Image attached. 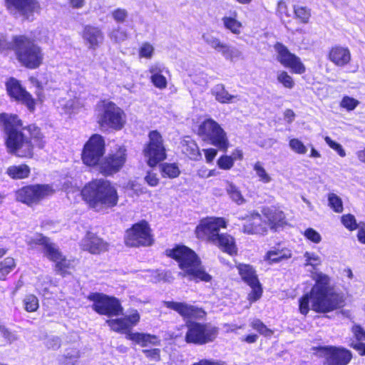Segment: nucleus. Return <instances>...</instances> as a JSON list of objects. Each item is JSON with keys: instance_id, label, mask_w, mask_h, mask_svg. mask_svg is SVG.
<instances>
[{"instance_id": "nucleus-45", "label": "nucleus", "mask_w": 365, "mask_h": 365, "mask_svg": "<svg viewBox=\"0 0 365 365\" xmlns=\"http://www.w3.org/2000/svg\"><path fill=\"white\" fill-rule=\"evenodd\" d=\"M341 222L350 231L355 230L359 227V224H357L355 217L351 214L343 215L341 217Z\"/></svg>"}, {"instance_id": "nucleus-3", "label": "nucleus", "mask_w": 365, "mask_h": 365, "mask_svg": "<svg viewBox=\"0 0 365 365\" xmlns=\"http://www.w3.org/2000/svg\"><path fill=\"white\" fill-rule=\"evenodd\" d=\"M163 304L167 308L177 312L184 319H202L206 314L202 309L185 302L165 301ZM186 326L187 331L185 339L188 343L203 344L213 341L217 334V328L205 324L187 320Z\"/></svg>"}, {"instance_id": "nucleus-59", "label": "nucleus", "mask_w": 365, "mask_h": 365, "mask_svg": "<svg viewBox=\"0 0 365 365\" xmlns=\"http://www.w3.org/2000/svg\"><path fill=\"white\" fill-rule=\"evenodd\" d=\"M110 38L116 42H121L127 38V33L120 27L114 29L110 34Z\"/></svg>"}, {"instance_id": "nucleus-63", "label": "nucleus", "mask_w": 365, "mask_h": 365, "mask_svg": "<svg viewBox=\"0 0 365 365\" xmlns=\"http://www.w3.org/2000/svg\"><path fill=\"white\" fill-rule=\"evenodd\" d=\"M206 158L207 163H212L215 156L217 155V151L214 148H209L203 150Z\"/></svg>"}, {"instance_id": "nucleus-17", "label": "nucleus", "mask_w": 365, "mask_h": 365, "mask_svg": "<svg viewBox=\"0 0 365 365\" xmlns=\"http://www.w3.org/2000/svg\"><path fill=\"white\" fill-rule=\"evenodd\" d=\"M237 268L242 279L252 289L248 294V299L251 302L258 300L262 296V289L255 269L247 264H239Z\"/></svg>"}, {"instance_id": "nucleus-44", "label": "nucleus", "mask_w": 365, "mask_h": 365, "mask_svg": "<svg viewBox=\"0 0 365 365\" xmlns=\"http://www.w3.org/2000/svg\"><path fill=\"white\" fill-rule=\"evenodd\" d=\"M251 327L264 336H271L273 331L267 328V327L259 319H255L251 322Z\"/></svg>"}, {"instance_id": "nucleus-60", "label": "nucleus", "mask_w": 365, "mask_h": 365, "mask_svg": "<svg viewBox=\"0 0 365 365\" xmlns=\"http://www.w3.org/2000/svg\"><path fill=\"white\" fill-rule=\"evenodd\" d=\"M143 353L152 361H158L160 359V350L159 349H143Z\"/></svg>"}, {"instance_id": "nucleus-42", "label": "nucleus", "mask_w": 365, "mask_h": 365, "mask_svg": "<svg viewBox=\"0 0 365 365\" xmlns=\"http://www.w3.org/2000/svg\"><path fill=\"white\" fill-rule=\"evenodd\" d=\"M328 205L336 213H341L344 210L342 200L335 193L328 194Z\"/></svg>"}, {"instance_id": "nucleus-7", "label": "nucleus", "mask_w": 365, "mask_h": 365, "mask_svg": "<svg viewBox=\"0 0 365 365\" xmlns=\"http://www.w3.org/2000/svg\"><path fill=\"white\" fill-rule=\"evenodd\" d=\"M26 242L31 248L37 245H41L44 255L56 263V272L63 277L66 276L68 269L71 268V262L63 256L56 245L51 242L48 238L41 234H35L34 236L28 237Z\"/></svg>"}, {"instance_id": "nucleus-33", "label": "nucleus", "mask_w": 365, "mask_h": 365, "mask_svg": "<svg viewBox=\"0 0 365 365\" xmlns=\"http://www.w3.org/2000/svg\"><path fill=\"white\" fill-rule=\"evenodd\" d=\"M212 96H215V100L221 103H232L236 99L239 100L237 96L231 95L225 89L223 84L215 85L211 91Z\"/></svg>"}, {"instance_id": "nucleus-9", "label": "nucleus", "mask_w": 365, "mask_h": 365, "mask_svg": "<svg viewBox=\"0 0 365 365\" xmlns=\"http://www.w3.org/2000/svg\"><path fill=\"white\" fill-rule=\"evenodd\" d=\"M16 51L18 59L29 68L38 67L43 60L41 48L25 36L15 38Z\"/></svg>"}, {"instance_id": "nucleus-35", "label": "nucleus", "mask_w": 365, "mask_h": 365, "mask_svg": "<svg viewBox=\"0 0 365 365\" xmlns=\"http://www.w3.org/2000/svg\"><path fill=\"white\" fill-rule=\"evenodd\" d=\"M237 12L234 11L230 16H224L222 21L225 28L230 31L234 34H240L242 27V23L237 20Z\"/></svg>"}, {"instance_id": "nucleus-22", "label": "nucleus", "mask_w": 365, "mask_h": 365, "mask_svg": "<svg viewBox=\"0 0 365 365\" xmlns=\"http://www.w3.org/2000/svg\"><path fill=\"white\" fill-rule=\"evenodd\" d=\"M126 160V150L120 148L114 154L107 156L100 165L101 173L108 175L118 172Z\"/></svg>"}, {"instance_id": "nucleus-48", "label": "nucleus", "mask_w": 365, "mask_h": 365, "mask_svg": "<svg viewBox=\"0 0 365 365\" xmlns=\"http://www.w3.org/2000/svg\"><path fill=\"white\" fill-rule=\"evenodd\" d=\"M277 81L285 88L292 89L294 86V81L286 71H279L277 74Z\"/></svg>"}, {"instance_id": "nucleus-29", "label": "nucleus", "mask_w": 365, "mask_h": 365, "mask_svg": "<svg viewBox=\"0 0 365 365\" xmlns=\"http://www.w3.org/2000/svg\"><path fill=\"white\" fill-rule=\"evenodd\" d=\"M149 72L150 73V79L153 85L160 88L163 89L167 86V80L164 73H168V71L162 63H155L150 66Z\"/></svg>"}, {"instance_id": "nucleus-18", "label": "nucleus", "mask_w": 365, "mask_h": 365, "mask_svg": "<svg viewBox=\"0 0 365 365\" xmlns=\"http://www.w3.org/2000/svg\"><path fill=\"white\" fill-rule=\"evenodd\" d=\"M274 48L277 53V59L282 66L291 68L292 72L297 74H302L305 72V66L300 58L292 53L284 44L277 42L274 46Z\"/></svg>"}, {"instance_id": "nucleus-8", "label": "nucleus", "mask_w": 365, "mask_h": 365, "mask_svg": "<svg viewBox=\"0 0 365 365\" xmlns=\"http://www.w3.org/2000/svg\"><path fill=\"white\" fill-rule=\"evenodd\" d=\"M98 122L103 128L120 130L125 123L123 110L111 101H102L97 106Z\"/></svg>"}, {"instance_id": "nucleus-38", "label": "nucleus", "mask_w": 365, "mask_h": 365, "mask_svg": "<svg viewBox=\"0 0 365 365\" xmlns=\"http://www.w3.org/2000/svg\"><path fill=\"white\" fill-rule=\"evenodd\" d=\"M160 171L163 178H175L179 176L180 170L176 163H163Z\"/></svg>"}, {"instance_id": "nucleus-56", "label": "nucleus", "mask_w": 365, "mask_h": 365, "mask_svg": "<svg viewBox=\"0 0 365 365\" xmlns=\"http://www.w3.org/2000/svg\"><path fill=\"white\" fill-rule=\"evenodd\" d=\"M324 140L331 148L334 150L339 154V155H340L341 157L346 156V152L343 147L339 143L332 140L331 138L328 136H326L324 138Z\"/></svg>"}, {"instance_id": "nucleus-25", "label": "nucleus", "mask_w": 365, "mask_h": 365, "mask_svg": "<svg viewBox=\"0 0 365 365\" xmlns=\"http://www.w3.org/2000/svg\"><path fill=\"white\" fill-rule=\"evenodd\" d=\"M7 7L10 10H16L27 19L38 12L39 5L35 0H6Z\"/></svg>"}, {"instance_id": "nucleus-53", "label": "nucleus", "mask_w": 365, "mask_h": 365, "mask_svg": "<svg viewBox=\"0 0 365 365\" xmlns=\"http://www.w3.org/2000/svg\"><path fill=\"white\" fill-rule=\"evenodd\" d=\"M296 16L303 23H307L310 17L309 11L304 6H294V9Z\"/></svg>"}, {"instance_id": "nucleus-31", "label": "nucleus", "mask_w": 365, "mask_h": 365, "mask_svg": "<svg viewBox=\"0 0 365 365\" xmlns=\"http://www.w3.org/2000/svg\"><path fill=\"white\" fill-rule=\"evenodd\" d=\"M181 150L191 160H199L202 158L197 143L190 137H186L181 141Z\"/></svg>"}, {"instance_id": "nucleus-43", "label": "nucleus", "mask_w": 365, "mask_h": 365, "mask_svg": "<svg viewBox=\"0 0 365 365\" xmlns=\"http://www.w3.org/2000/svg\"><path fill=\"white\" fill-rule=\"evenodd\" d=\"M0 334L9 344L17 341L20 339V336L16 331H12L1 324H0Z\"/></svg>"}, {"instance_id": "nucleus-30", "label": "nucleus", "mask_w": 365, "mask_h": 365, "mask_svg": "<svg viewBox=\"0 0 365 365\" xmlns=\"http://www.w3.org/2000/svg\"><path fill=\"white\" fill-rule=\"evenodd\" d=\"M212 242L214 245L218 246L223 252L232 255L237 252V247L234 238L227 234H219L217 237H214Z\"/></svg>"}, {"instance_id": "nucleus-4", "label": "nucleus", "mask_w": 365, "mask_h": 365, "mask_svg": "<svg viewBox=\"0 0 365 365\" xmlns=\"http://www.w3.org/2000/svg\"><path fill=\"white\" fill-rule=\"evenodd\" d=\"M83 199L90 207L102 212L115 206L118 195L115 187L106 180H96L86 185L81 190Z\"/></svg>"}, {"instance_id": "nucleus-64", "label": "nucleus", "mask_w": 365, "mask_h": 365, "mask_svg": "<svg viewBox=\"0 0 365 365\" xmlns=\"http://www.w3.org/2000/svg\"><path fill=\"white\" fill-rule=\"evenodd\" d=\"M359 231L357 234L358 240L363 244H365V224L359 223V227H358Z\"/></svg>"}, {"instance_id": "nucleus-6", "label": "nucleus", "mask_w": 365, "mask_h": 365, "mask_svg": "<svg viewBox=\"0 0 365 365\" xmlns=\"http://www.w3.org/2000/svg\"><path fill=\"white\" fill-rule=\"evenodd\" d=\"M140 317L137 310H133L129 314L123 317L109 319L106 323L110 329L118 333L125 334V338L130 340L142 347L149 345H158L160 340L155 335L132 332L131 329L135 326L140 321Z\"/></svg>"}, {"instance_id": "nucleus-11", "label": "nucleus", "mask_w": 365, "mask_h": 365, "mask_svg": "<svg viewBox=\"0 0 365 365\" xmlns=\"http://www.w3.org/2000/svg\"><path fill=\"white\" fill-rule=\"evenodd\" d=\"M149 142L145 145L143 153L150 167H155L166 158V150L162 135L157 130L149 133Z\"/></svg>"}, {"instance_id": "nucleus-19", "label": "nucleus", "mask_w": 365, "mask_h": 365, "mask_svg": "<svg viewBox=\"0 0 365 365\" xmlns=\"http://www.w3.org/2000/svg\"><path fill=\"white\" fill-rule=\"evenodd\" d=\"M202 38L208 46L221 53L226 60L235 61L242 56V52L237 48L222 42L220 38L212 34L205 33Z\"/></svg>"}, {"instance_id": "nucleus-62", "label": "nucleus", "mask_w": 365, "mask_h": 365, "mask_svg": "<svg viewBox=\"0 0 365 365\" xmlns=\"http://www.w3.org/2000/svg\"><path fill=\"white\" fill-rule=\"evenodd\" d=\"M145 180L150 186H156L158 184L159 180L156 175L152 173H148L145 177Z\"/></svg>"}, {"instance_id": "nucleus-61", "label": "nucleus", "mask_w": 365, "mask_h": 365, "mask_svg": "<svg viewBox=\"0 0 365 365\" xmlns=\"http://www.w3.org/2000/svg\"><path fill=\"white\" fill-rule=\"evenodd\" d=\"M277 12L280 15L281 18H283L284 16L287 17H289L290 16V14L288 12L287 4L283 1H280L278 3Z\"/></svg>"}, {"instance_id": "nucleus-57", "label": "nucleus", "mask_w": 365, "mask_h": 365, "mask_svg": "<svg viewBox=\"0 0 365 365\" xmlns=\"http://www.w3.org/2000/svg\"><path fill=\"white\" fill-rule=\"evenodd\" d=\"M304 235L311 242L318 244L322 240L320 234L313 228H308L304 231Z\"/></svg>"}, {"instance_id": "nucleus-16", "label": "nucleus", "mask_w": 365, "mask_h": 365, "mask_svg": "<svg viewBox=\"0 0 365 365\" xmlns=\"http://www.w3.org/2000/svg\"><path fill=\"white\" fill-rule=\"evenodd\" d=\"M125 242L130 247L150 245L153 239L148 223L143 220L133 225L126 231Z\"/></svg>"}, {"instance_id": "nucleus-34", "label": "nucleus", "mask_w": 365, "mask_h": 365, "mask_svg": "<svg viewBox=\"0 0 365 365\" xmlns=\"http://www.w3.org/2000/svg\"><path fill=\"white\" fill-rule=\"evenodd\" d=\"M6 173L14 180L24 179L29 177L30 168L25 164L11 165L7 168Z\"/></svg>"}, {"instance_id": "nucleus-58", "label": "nucleus", "mask_w": 365, "mask_h": 365, "mask_svg": "<svg viewBox=\"0 0 365 365\" xmlns=\"http://www.w3.org/2000/svg\"><path fill=\"white\" fill-rule=\"evenodd\" d=\"M44 343L48 349L56 350L61 346V341L60 338L56 336H49L46 339Z\"/></svg>"}, {"instance_id": "nucleus-24", "label": "nucleus", "mask_w": 365, "mask_h": 365, "mask_svg": "<svg viewBox=\"0 0 365 365\" xmlns=\"http://www.w3.org/2000/svg\"><path fill=\"white\" fill-rule=\"evenodd\" d=\"M81 36L87 48L93 51L96 50L104 40V35L101 29L92 25L83 26Z\"/></svg>"}, {"instance_id": "nucleus-26", "label": "nucleus", "mask_w": 365, "mask_h": 365, "mask_svg": "<svg viewBox=\"0 0 365 365\" xmlns=\"http://www.w3.org/2000/svg\"><path fill=\"white\" fill-rule=\"evenodd\" d=\"M81 246L84 250L92 254H98L107 250L108 244L95 234L88 232L81 240Z\"/></svg>"}, {"instance_id": "nucleus-1", "label": "nucleus", "mask_w": 365, "mask_h": 365, "mask_svg": "<svg viewBox=\"0 0 365 365\" xmlns=\"http://www.w3.org/2000/svg\"><path fill=\"white\" fill-rule=\"evenodd\" d=\"M315 281L309 293L304 294L299 299V312L307 315L309 311V302L312 309L317 313H327L344 306V298L342 294L336 292L331 284L330 278L322 272L316 273L313 277Z\"/></svg>"}, {"instance_id": "nucleus-54", "label": "nucleus", "mask_w": 365, "mask_h": 365, "mask_svg": "<svg viewBox=\"0 0 365 365\" xmlns=\"http://www.w3.org/2000/svg\"><path fill=\"white\" fill-rule=\"evenodd\" d=\"M154 48L153 45L148 42L143 43L139 49V56L140 58H150L153 56Z\"/></svg>"}, {"instance_id": "nucleus-36", "label": "nucleus", "mask_w": 365, "mask_h": 365, "mask_svg": "<svg viewBox=\"0 0 365 365\" xmlns=\"http://www.w3.org/2000/svg\"><path fill=\"white\" fill-rule=\"evenodd\" d=\"M291 256V251L288 249H275L269 251L266 255L265 259L269 260L270 263H276L283 259L290 258Z\"/></svg>"}, {"instance_id": "nucleus-37", "label": "nucleus", "mask_w": 365, "mask_h": 365, "mask_svg": "<svg viewBox=\"0 0 365 365\" xmlns=\"http://www.w3.org/2000/svg\"><path fill=\"white\" fill-rule=\"evenodd\" d=\"M226 191L230 199L237 205H242L245 202L240 189L233 183L227 182Z\"/></svg>"}, {"instance_id": "nucleus-23", "label": "nucleus", "mask_w": 365, "mask_h": 365, "mask_svg": "<svg viewBox=\"0 0 365 365\" xmlns=\"http://www.w3.org/2000/svg\"><path fill=\"white\" fill-rule=\"evenodd\" d=\"M245 220L243 232L248 235H263L267 230L266 220H262L261 215L257 212H252L245 217H241Z\"/></svg>"}, {"instance_id": "nucleus-2", "label": "nucleus", "mask_w": 365, "mask_h": 365, "mask_svg": "<svg viewBox=\"0 0 365 365\" xmlns=\"http://www.w3.org/2000/svg\"><path fill=\"white\" fill-rule=\"evenodd\" d=\"M0 123L2 124L6 134V144L9 151L19 157H31L34 146L43 148L45 145L44 137L40 129L35 125H29V140L22 133V123L16 115L2 113L0 115Z\"/></svg>"}, {"instance_id": "nucleus-15", "label": "nucleus", "mask_w": 365, "mask_h": 365, "mask_svg": "<svg viewBox=\"0 0 365 365\" xmlns=\"http://www.w3.org/2000/svg\"><path fill=\"white\" fill-rule=\"evenodd\" d=\"M54 190L49 185H36L24 187L16 192L18 201L27 205L37 203L43 198L53 195Z\"/></svg>"}, {"instance_id": "nucleus-41", "label": "nucleus", "mask_w": 365, "mask_h": 365, "mask_svg": "<svg viewBox=\"0 0 365 365\" xmlns=\"http://www.w3.org/2000/svg\"><path fill=\"white\" fill-rule=\"evenodd\" d=\"M253 169L255 172L256 176L261 182L267 184L272 180L271 175L266 171L260 162H257L254 165Z\"/></svg>"}, {"instance_id": "nucleus-55", "label": "nucleus", "mask_w": 365, "mask_h": 365, "mask_svg": "<svg viewBox=\"0 0 365 365\" xmlns=\"http://www.w3.org/2000/svg\"><path fill=\"white\" fill-rule=\"evenodd\" d=\"M111 15L117 23H123L128 16V13L125 9L118 8L112 11Z\"/></svg>"}, {"instance_id": "nucleus-10", "label": "nucleus", "mask_w": 365, "mask_h": 365, "mask_svg": "<svg viewBox=\"0 0 365 365\" xmlns=\"http://www.w3.org/2000/svg\"><path fill=\"white\" fill-rule=\"evenodd\" d=\"M198 135L220 150H226L229 145L227 133L218 123L212 118L205 120L199 126Z\"/></svg>"}, {"instance_id": "nucleus-28", "label": "nucleus", "mask_w": 365, "mask_h": 365, "mask_svg": "<svg viewBox=\"0 0 365 365\" xmlns=\"http://www.w3.org/2000/svg\"><path fill=\"white\" fill-rule=\"evenodd\" d=\"M262 213L266 218L267 227L277 229L284 224L285 215L284 212L274 207H264Z\"/></svg>"}, {"instance_id": "nucleus-47", "label": "nucleus", "mask_w": 365, "mask_h": 365, "mask_svg": "<svg viewBox=\"0 0 365 365\" xmlns=\"http://www.w3.org/2000/svg\"><path fill=\"white\" fill-rule=\"evenodd\" d=\"M291 150L299 155H304L307 152V148L297 138H292L289 142Z\"/></svg>"}, {"instance_id": "nucleus-32", "label": "nucleus", "mask_w": 365, "mask_h": 365, "mask_svg": "<svg viewBox=\"0 0 365 365\" xmlns=\"http://www.w3.org/2000/svg\"><path fill=\"white\" fill-rule=\"evenodd\" d=\"M351 332L358 341L352 342L351 346L360 355H365V343L360 342L365 341V329L361 326L354 324L351 327Z\"/></svg>"}, {"instance_id": "nucleus-40", "label": "nucleus", "mask_w": 365, "mask_h": 365, "mask_svg": "<svg viewBox=\"0 0 365 365\" xmlns=\"http://www.w3.org/2000/svg\"><path fill=\"white\" fill-rule=\"evenodd\" d=\"M16 263L12 257H6L0 262V280H5L6 276L14 269Z\"/></svg>"}, {"instance_id": "nucleus-21", "label": "nucleus", "mask_w": 365, "mask_h": 365, "mask_svg": "<svg viewBox=\"0 0 365 365\" xmlns=\"http://www.w3.org/2000/svg\"><path fill=\"white\" fill-rule=\"evenodd\" d=\"M6 91L9 95L18 101L25 104L30 111H34L35 103L31 96L21 86L19 81L10 78L6 83Z\"/></svg>"}, {"instance_id": "nucleus-27", "label": "nucleus", "mask_w": 365, "mask_h": 365, "mask_svg": "<svg viewBox=\"0 0 365 365\" xmlns=\"http://www.w3.org/2000/svg\"><path fill=\"white\" fill-rule=\"evenodd\" d=\"M351 52L347 47L335 46L329 52V59L334 65L343 67L351 61Z\"/></svg>"}, {"instance_id": "nucleus-5", "label": "nucleus", "mask_w": 365, "mask_h": 365, "mask_svg": "<svg viewBox=\"0 0 365 365\" xmlns=\"http://www.w3.org/2000/svg\"><path fill=\"white\" fill-rule=\"evenodd\" d=\"M168 255L173 258L182 270L179 274L187 277L190 280L208 282L212 279L211 275L207 273L201 264L200 258L191 249L185 246H177L168 250Z\"/></svg>"}, {"instance_id": "nucleus-50", "label": "nucleus", "mask_w": 365, "mask_h": 365, "mask_svg": "<svg viewBox=\"0 0 365 365\" xmlns=\"http://www.w3.org/2000/svg\"><path fill=\"white\" fill-rule=\"evenodd\" d=\"M151 274V277H153L150 280L153 282H158L160 280L170 282L173 279V277L170 272H158L157 271L149 272Z\"/></svg>"}, {"instance_id": "nucleus-46", "label": "nucleus", "mask_w": 365, "mask_h": 365, "mask_svg": "<svg viewBox=\"0 0 365 365\" xmlns=\"http://www.w3.org/2000/svg\"><path fill=\"white\" fill-rule=\"evenodd\" d=\"M25 309L29 312H33L38 308V299L34 294L26 295L24 299Z\"/></svg>"}, {"instance_id": "nucleus-12", "label": "nucleus", "mask_w": 365, "mask_h": 365, "mask_svg": "<svg viewBox=\"0 0 365 365\" xmlns=\"http://www.w3.org/2000/svg\"><path fill=\"white\" fill-rule=\"evenodd\" d=\"M88 298L93 302V309L100 314L111 317L119 315L123 312L120 303L115 297L101 293H92Z\"/></svg>"}, {"instance_id": "nucleus-13", "label": "nucleus", "mask_w": 365, "mask_h": 365, "mask_svg": "<svg viewBox=\"0 0 365 365\" xmlns=\"http://www.w3.org/2000/svg\"><path fill=\"white\" fill-rule=\"evenodd\" d=\"M316 354L327 365H347L352 358L351 351L342 347L324 346L316 348Z\"/></svg>"}, {"instance_id": "nucleus-51", "label": "nucleus", "mask_w": 365, "mask_h": 365, "mask_svg": "<svg viewBox=\"0 0 365 365\" xmlns=\"http://www.w3.org/2000/svg\"><path fill=\"white\" fill-rule=\"evenodd\" d=\"M235 158L228 155H222L217 160V165L223 170H230L234 165Z\"/></svg>"}, {"instance_id": "nucleus-39", "label": "nucleus", "mask_w": 365, "mask_h": 365, "mask_svg": "<svg viewBox=\"0 0 365 365\" xmlns=\"http://www.w3.org/2000/svg\"><path fill=\"white\" fill-rule=\"evenodd\" d=\"M80 357L79 351L76 349L71 348L65 351L64 355L60 359L61 365H76Z\"/></svg>"}, {"instance_id": "nucleus-49", "label": "nucleus", "mask_w": 365, "mask_h": 365, "mask_svg": "<svg viewBox=\"0 0 365 365\" xmlns=\"http://www.w3.org/2000/svg\"><path fill=\"white\" fill-rule=\"evenodd\" d=\"M305 259V266H312L315 267L321 264V259L318 255L314 252H306L304 254Z\"/></svg>"}, {"instance_id": "nucleus-20", "label": "nucleus", "mask_w": 365, "mask_h": 365, "mask_svg": "<svg viewBox=\"0 0 365 365\" xmlns=\"http://www.w3.org/2000/svg\"><path fill=\"white\" fill-rule=\"evenodd\" d=\"M226 227V221L222 217L207 218L201 221L196 227V235L198 238L207 239L212 242L214 237H217L221 227Z\"/></svg>"}, {"instance_id": "nucleus-14", "label": "nucleus", "mask_w": 365, "mask_h": 365, "mask_svg": "<svg viewBox=\"0 0 365 365\" xmlns=\"http://www.w3.org/2000/svg\"><path fill=\"white\" fill-rule=\"evenodd\" d=\"M105 153V142L103 137L93 135L85 144L82 152V160L88 166H95Z\"/></svg>"}, {"instance_id": "nucleus-52", "label": "nucleus", "mask_w": 365, "mask_h": 365, "mask_svg": "<svg viewBox=\"0 0 365 365\" xmlns=\"http://www.w3.org/2000/svg\"><path fill=\"white\" fill-rule=\"evenodd\" d=\"M359 104L358 100L349 96H344L340 103L341 107L347 110H353Z\"/></svg>"}]
</instances>
